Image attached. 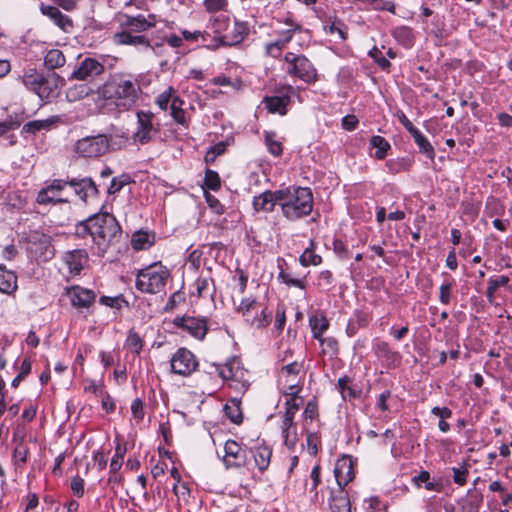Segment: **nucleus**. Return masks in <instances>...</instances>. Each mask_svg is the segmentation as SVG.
<instances>
[{
	"mask_svg": "<svg viewBox=\"0 0 512 512\" xmlns=\"http://www.w3.org/2000/svg\"><path fill=\"white\" fill-rule=\"evenodd\" d=\"M98 96L110 101L117 108L127 111L138 101L142 89L134 77L125 74H115L98 87Z\"/></svg>",
	"mask_w": 512,
	"mask_h": 512,
	"instance_id": "obj_1",
	"label": "nucleus"
},
{
	"mask_svg": "<svg viewBox=\"0 0 512 512\" xmlns=\"http://www.w3.org/2000/svg\"><path fill=\"white\" fill-rule=\"evenodd\" d=\"M88 232L99 251L104 253L110 244L121 237V228L115 217L108 213L89 218L79 225L78 233Z\"/></svg>",
	"mask_w": 512,
	"mask_h": 512,
	"instance_id": "obj_2",
	"label": "nucleus"
},
{
	"mask_svg": "<svg viewBox=\"0 0 512 512\" xmlns=\"http://www.w3.org/2000/svg\"><path fill=\"white\" fill-rule=\"evenodd\" d=\"M280 207L285 218L298 220L311 213L313 197L311 190L304 187H288L278 190Z\"/></svg>",
	"mask_w": 512,
	"mask_h": 512,
	"instance_id": "obj_3",
	"label": "nucleus"
},
{
	"mask_svg": "<svg viewBox=\"0 0 512 512\" xmlns=\"http://www.w3.org/2000/svg\"><path fill=\"white\" fill-rule=\"evenodd\" d=\"M169 270L160 263L140 270L136 277V288L144 293L156 294L162 291L169 278Z\"/></svg>",
	"mask_w": 512,
	"mask_h": 512,
	"instance_id": "obj_4",
	"label": "nucleus"
},
{
	"mask_svg": "<svg viewBox=\"0 0 512 512\" xmlns=\"http://www.w3.org/2000/svg\"><path fill=\"white\" fill-rule=\"evenodd\" d=\"M284 61L286 72L290 76L297 77L308 84L317 80V70L306 56L288 52L284 56Z\"/></svg>",
	"mask_w": 512,
	"mask_h": 512,
	"instance_id": "obj_5",
	"label": "nucleus"
},
{
	"mask_svg": "<svg viewBox=\"0 0 512 512\" xmlns=\"http://www.w3.org/2000/svg\"><path fill=\"white\" fill-rule=\"evenodd\" d=\"M109 140L105 135L84 137L75 144V152L86 158L99 157L109 149Z\"/></svg>",
	"mask_w": 512,
	"mask_h": 512,
	"instance_id": "obj_6",
	"label": "nucleus"
},
{
	"mask_svg": "<svg viewBox=\"0 0 512 512\" xmlns=\"http://www.w3.org/2000/svg\"><path fill=\"white\" fill-rule=\"evenodd\" d=\"M27 250L31 257L46 262L54 256V248L51 238L41 233H33L29 237Z\"/></svg>",
	"mask_w": 512,
	"mask_h": 512,
	"instance_id": "obj_7",
	"label": "nucleus"
},
{
	"mask_svg": "<svg viewBox=\"0 0 512 512\" xmlns=\"http://www.w3.org/2000/svg\"><path fill=\"white\" fill-rule=\"evenodd\" d=\"M68 182L62 179H54L45 187H43L37 195V203L39 204H58L68 202L67 198H63L61 193L67 186Z\"/></svg>",
	"mask_w": 512,
	"mask_h": 512,
	"instance_id": "obj_8",
	"label": "nucleus"
},
{
	"mask_svg": "<svg viewBox=\"0 0 512 512\" xmlns=\"http://www.w3.org/2000/svg\"><path fill=\"white\" fill-rule=\"evenodd\" d=\"M247 460L246 452L239 443L231 439L225 442L222 461L226 469L244 467Z\"/></svg>",
	"mask_w": 512,
	"mask_h": 512,
	"instance_id": "obj_9",
	"label": "nucleus"
},
{
	"mask_svg": "<svg viewBox=\"0 0 512 512\" xmlns=\"http://www.w3.org/2000/svg\"><path fill=\"white\" fill-rule=\"evenodd\" d=\"M193 353L186 348H180L171 358V370L182 376L190 375L197 367Z\"/></svg>",
	"mask_w": 512,
	"mask_h": 512,
	"instance_id": "obj_10",
	"label": "nucleus"
},
{
	"mask_svg": "<svg viewBox=\"0 0 512 512\" xmlns=\"http://www.w3.org/2000/svg\"><path fill=\"white\" fill-rule=\"evenodd\" d=\"M214 369L223 380L230 381V387L237 390H245L248 388V384L241 380L244 372L240 369L237 362H227L222 366H214Z\"/></svg>",
	"mask_w": 512,
	"mask_h": 512,
	"instance_id": "obj_11",
	"label": "nucleus"
},
{
	"mask_svg": "<svg viewBox=\"0 0 512 512\" xmlns=\"http://www.w3.org/2000/svg\"><path fill=\"white\" fill-rule=\"evenodd\" d=\"M153 117V113L149 111H139L137 113L138 128L133 134L135 142L146 144L151 141L153 135L157 132L153 124Z\"/></svg>",
	"mask_w": 512,
	"mask_h": 512,
	"instance_id": "obj_12",
	"label": "nucleus"
},
{
	"mask_svg": "<svg viewBox=\"0 0 512 512\" xmlns=\"http://www.w3.org/2000/svg\"><path fill=\"white\" fill-rule=\"evenodd\" d=\"M173 323L175 326L188 332L192 337L198 340H203L207 333V322L204 318L182 316L176 317Z\"/></svg>",
	"mask_w": 512,
	"mask_h": 512,
	"instance_id": "obj_13",
	"label": "nucleus"
},
{
	"mask_svg": "<svg viewBox=\"0 0 512 512\" xmlns=\"http://www.w3.org/2000/svg\"><path fill=\"white\" fill-rule=\"evenodd\" d=\"M105 70L104 65L96 59L85 58L71 75L72 79L80 81H91L101 75Z\"/></svg>",
	"mask_w": 512,
	"mask_h": 512,
	"instance_id": "obj_14",
	"label": "nucleus"
},
{
	"mask_svg": "<svg viewBox=\"0 0 512 512\" xmlns=\"http://www.w3.org/2000/svg\"><path fill=\"white\" fill-rule=\"evenodd\" d=\"M120 25L123 29L133 33H141L155 26L156 20L154 15H149L147 18L144 15L129 16L122 14L119 17Z\"/></svg>",
	"mask_w": 512,
	"mask_h": 512,
	"instance_id": "obj_15",
	"label": "nucleus"
},
{
	"mask_svg": "<svg viewBox=\"0 0 512 512\" xmlns=\"http://www.w3.org/2000/svg\"><path fill=\"white\" fill-rule=\"evenodd\" d=\"M302 386L296 385V383L289 384V389L285 390V412L283 417L294 420L295 414L303 404V399L298 395L301 391Z\"/></svg>",
	"mask_w": 512,
	"mask_h": 512,
	"instance_id": "obj_16",
	"label": "nucleus"
},
{
	"mask_svg": "<svg viewBox=\"0 0 512 512\" xmlns=\"http://www.w3.org/2000/svg\"><path fill=\"white\" fill-rule=\"evenodd\" d=\"M334 475L339 490H343V487L354 478L353 462L350 457H343L337 460L334 467Z\"/></svg>",
	"mask_w": 512,
	"mask_h": 512,
	"instance_id": "obj_17",
	"label": "nucleus"
},
{
	"mask_svg": "<svg viewBox=\"0 0 512 512\" xmlns=\"http://www.w3.org/2000/svg\"><path fill=\"white\" fill-rule=\"evenodd\" d=\"M68 296L71 304L76 308H88L95 301V293L92 290L84 289L79 286L68 290Z\"/></svg>",
	"mask_w": 512,
	"mask_h": 512,
	"instance_id": "obj_18",
	"label": "nucleus"
},
{
	"mask_svg": "<svg viewBox=\"0 0 512 512\" xmlns=\"http://www.w3.org/2000/svg\"><path fill=\"white\" fill-rule=\"evenodd\" d=\"M66 181L68 182L67 185L71 186L75 194L83 201H86L90 196H96L98 194L97 187L91 178H73Z\"/></svg>",
	"mask_w": 512,
	"mask_h": 512,
	"instance_id": "obj_19",
	"label": "nucleus"
},
{
	"mask_svg": "<svg viewBox=\"0 0 512 512\" xmlns=\"http://www.w3.org/2000/svg\"><path fill=\"white\" fill-rule=\"evenodd\" d=\"M280 206V197L277 191H265L253 199V208L257 212H271L275 205Z\"/></svg>",
	"mask_w": 512,
	"mask_h": 512,
	"instance_id": "obj_20",
	"label": "nucleus"
},
{
	"mask_svg": "<svg viewBox=\"0 0 512 512\" xmlns=\"http://www.w3.org/2000/svg\"><path fill=\"white\" fill-rule=\"evenodd\" d=\"M303 365L297 361L284 366L280 373V382L283 385V392L289 389V384L296 383L300 385L299 373L302 371Z\"/></svg>",
	"mask_w": 512,
	"mask_h": 512,
	"instance_id": "obj_21",
	"label": "nucleus"
},
{
	"mask_svg": "<svg viewBox=\"0 0 512 512\" xmlns=\"http://www.w3.org/2000/svg\"><path fill=\"white\" fill-rule=\"evenodd\" d=\"M60 81L61 79L56 75L43 77L35 93L41 99L54 98L58 95Z\"/></svg>",
	"mask_w": 512,
	"mask_h": 512,
	"instance_id": "obj_22",
	"label": "nucleus"
},
{
	"mask_svg": "<svg viewBox=\"0 0 512 512\" xmlns=\"http://www.w3.org/2000/svg\"><path fill=\"white\" fill-rule=\"evenodd\" d=\"M40 10L43 15L49 17L62 30L68 31L72 28L71 19L67 15L62 14L57 7L41 4Z\"/></svg>",
	"mask_w": 512,
	"mask_h": 512,
	"instance_id": "obj_23",
	"label": "nucleus"
},
{
	"mask_svg": "<svg viewBox=\"0 0 512 512\" xmlns=\"http://www.w3.org/2000/svg\"><path fill=\"white\" fill-rule=\"evenodd\" d=\"M64 262L70 273L77 275L87 263V254L84 250L69 251L64 255Z\"/></svg>",
	"mask_w": 512,
	"mask_h": 512,
	"instance_id": "obj_24",
	"label": "nucleus"
},
{
	"mask_svg": "<svg viewBox=\"0 0 512 512\" xmlns=\"http://www.w3.org/2000/svg\"><path fill=\"white\" fill-rule=\"evenodd\" d=\"M297 29H299V26H295L293 29H287L281 33L280 37L276 41L267 44V54L274 58L278 57L280 51L290 42L294 31Z\"/></svg>",
	"mask_w": 512,
	"mask_h": 512,
	"instance_id": "obj_25",
	"label": "nucleus"
},
{
	"mask_svg": "<svg viewBox=\"0 0 512 512\" xmlns=\"http://www.w3.org/2000/svg\"><path fill=\"white\" fill-rule=\"evenodd\" d=\"M155 243V235L149 231H136L131 238V245L135 250H146Z\"/></svg>",
	"mask_w": 512,
	"mask_h": 512,
	"instance_id": "obj_26",
	"label": "nucleus"
},
{
	"mask_svg": "<svg viewBox=\"0 0 512 512\" xmlns=\"http://www.w3.org/2000/svg\"><path fill=\"white\" fill-rule=\"evenodd\" d=\"M248 33V26L246 23L235 22L233 31L231 33L221 36V43L223 45H232L239 43Z\"/></svg>",
	"mask_w": 512,
	"mask_h": 512,
	"instance_id": "obj_27",
	"label": "nucleus"
},
{
	"mask_svg": "<svg viewBox=\"0 0 512 512\" xmlns=\"http://www.w3.org/2000/svg\"><path fill=\"white\" fill-rule=\"evenodd\" d=\"M195 287L197 291V295L201 298H210L214 299V294L216 292V287L214 284V280L211 277H202L200 276L195 281Z\"/></svg>",
	"mask_w": 512,
	"mask_h": 512,
	"instance_id": "obj_28",
	"label": "nucleus"
},
{
	"mask_svg": "<svg viewBox=\"0 0 512 512\" xmlns=\"http://www.w3.org/2000/svg\"><path fill=\"white\" fill-rule=\"evenodd\" d=\"M115 41L123 45H143L149 46L148 39L143 35H133V32L123 29L122 32L115 34Z\"/></svg>",
	"mask_w": 512,
	"mask_h": 512,
	"instance_id": "obj_29",
	"label": "nucleus"
},
{
	"mask_svg": "<svg viewBox=\"0 0 512 512\" xmlns=\"http://www.w3.org/2000/svg\"><path fill=\"white\" fill-rule=\"evenodd\" d=\"M290 101L288 95L284 96H270L265 97L264 102L266 104V108L271 113H279L281 115L286 114V107Z\"/></svg>",
	"mask_w": 512,
	"mask_h": 512,
	"instance_id": "obj_30",
	"label": "nucleus"
},
{
	"mask_svg": "<svg viewBox=\"0 0 512 512\" xmlns=\"http://www.w3.org/2000/svg\"><path fill=\"white\" fill-rule=\"evenodd\" d=\"M272 456V450L268 446H258L253 451V458L256 467L260 470V472H264L267 470L270 464V459Z\"/></svg>",
	"mask_w": 512,
	"mask_h": 512,
	"instance_id": "obj_31",
	"label": "nucleus"
},
{
	"mask_svg": "<svg viewBox=\"0 0 512 512\" xmlns=\"http://www.w3.org/2000/svg\"><path fill=\"white\" fill-rule=\"evenodd\" d=\"M17 288V277L9 270L0 265V291L10 294Z\"/></svg>",
	"mask_w": 512,
	"mask_h": 512,
	"instance_id": "obj_32",
	"label": "nucleus"
},
{
	"mask_svg": "<svg viewBox=\"0 0 512 512\" xmlns=\"http://www.w3.org/2000/svg\"><path fill=\"white\" fill-rule=\"evenodd\" d=\"M230 18L228 15L224 13H220L214 15L210 18V28L212 31L219 36V40L221 41V36L227 34L226 32L229 29Z\"/></svg>",
	"mask_w": 512,
	"mask_h": 512,
	"instance_id": "obj_33",
	"label": "nucleus"
},
{
	"mask_svg": "<svg viewBox=\"0 0 512 512\" xmlns=\"http://www.w3.org/2000/svg\"><path fill=\"white\" fill-rule=\"evenodd\" d=\"M330 509L332 512H351L350 500L343 490H339L337 494L332 495Z\"/></svg>",
	"mask_w": 512,
	"mask_h": 512,
	"instance_id": "obj_34",
	"label": "nucleus"
},
{
	"mask_svg": "<svg viewBox=\"0 0 512 512\" xmlns=\"http://www.w3.org/2000/svg\"><path fill=\"white\" fill-rule=\"evenodd\" d=\"M509 277L505 275L491 277L488 280V287L486 290V297L490 304L494 303L495 292L503 286H506L509 283Z\"/></svg>",
	"mask_w": 512,
	"mask_h": 512,
	"instance_id": "obj_35",
	"label": "nucleus"
},
{
	"mask_svg": "<svg viewBox=\"0 0 512 512\" xmlns=\"http://www.w3.org/2000/svg\"><path fill=\"white\" fill-rule=\"evenodd\" d=\"M309 325L311 327L313 337L319 340L322 338L323 333L328 329L329 322L325 316L314 315L309 318Z\"/></svg>",
	"mask_w": 512,
	"mask_h": 512,
	"instance_id": "obj_36",
	"label": "nucleus"
},
{
	"mask_svg": "<svg viewBox=\"0 0 512 512\" xmlns=\"http://www.w3.org/2000/svg\"><path fill=\"white\" fill-rule=\"evenodd\" d=\"M226 416L235 424L242 422L243 415L240 408V400L237 398L230 399L224 407Z\"/></svg>",
	"mask_w": 512,
	"mask_h": 512,
	"instance_id": "obj_37",
	"label": "nucleus"
},
{
	"mask_svg": "<svg viewBox=\"0 0 512 512\" xmlns=\"http://www.w3.org/2000/svg\"><path fill=\"white\" fill-rule=\"evenodd\" d=\"M65 62L64 54L58 49L49 50L44 57L45 66L51 70L62 67Z\"/></svg>",
	"mask_w": 512,
	"mask_h": 512,
	"instance_id": "obj_38",
	"label": "nucleus"
},
{
	"mask_svg": "<svg viewBox=\"0 0 512 512\" xmlns=\"http://www.w3.org/2000/svg\"><path fill=\"white\" fill-rule=\"evenodd\" d=\"M184 101L177 95L174 97L170 104L171 116L173 119L181 125L186 124V112L182 108Z\"/></svg>",
	"mask_w": 512,
	"mask_h": 512,
	"instance_id": "obj_39",
	"label": "nucleus"
},
{
	"mask_svg": "<svg viewBox=\"0 0 512 512\" xmlns=\"http://www.w3.org/2000/svg\"><path fill=\"white\" fill-rule=\"evenodd\" d=\"M415 143L418 145L420 151L425 153L430 159L434 158V149L427 138L418 130L415 129L411 133Z\"/></svg>",
	"mask_w": 512,
	"mask_h": 512,
	"instance_id": "obj_40",
	"label": "nucleus"
},
{
	"mask_svg": "<svg viewBox=\"0 0 512 512\" xmlns=\"http://www.w3.org/2000/svg\"><path fill=\"white\" fill-rule=\"evenodd\" d=\"M91 89L86 84H79L70 87L66 92V97L70 102L81 100L89 95Z\"/></svg>",
	"mask_w": 512,
	"mask_h": 512,
	"instance_id": "obj_41",
	"label": "nucleus"
},
{
	"mask_svg": "<svg viewBox=\"0 0 512 512\" xmlns=\"http://www.w3.org/2000/svg\"><path fill=\"white\" fill-rule=\"evenodd\" d=\"M370 145L377 149L375 152V158L380 160L385 158L387 151L390 149V144L386 139L378 135L371 138Z\"/></svg>",
	"mask_w": 512,
	"mask_h": 512,
	"instance_id": "obj_42",
	"label": "nucleus"
},
{
	"mask_svg": "<svg viewBox=\"0 0 512 512\" xmlns=\"http://www.w3.org/2000/svg\"><path fill=\"white\" fill-rule=\"evenodd\" d=\"M175 96L176 90L172 86H169L156 97L155 102L161 110L166 111Z\"/></svg>",
	"mask_w": 512,
	"mask_h": 512,
	"instance_id": "obj_43",
	"label": "nucleus"
},
{
	"mask_svg": "<svg viewBox=\"0 0 512 512\" xmlns=\"http://www.w3.org/2000/svg\"><path fill=\"white\" fill-rule=\"evenodd\" d=\"M44 76L37 73L34 69L25 71L22 81L23 84L30 90L36 92L38 85L42 81Z\"/></svg>",
	"mask_w": 512,
	"mask_h": 512,
	"instance_id": "obj_44",
	"label": "nucleus"
},
{
	"mask_svg": "<svg viewBox=\"0 0 512 512\" xmlns=\"http://www.w3.org/2000/svg\"><path fill=\"white\" fill-rule=\"evenodd\" d=\"M299 261L302 266H309V265H319L322 261L321 256L316 254L313 249V242H311V246L306 248L305 251L301 254Z\"/></svg>",
	"mask_w": 512,
	"mask_h": 512,
	"instance_id": "obj_45",
	"label": "nucleus"
},
{
	"mask_svg": "<svg viewBox=\"0 0 512 512\" xmlns=\"http://www.w3.org/2000/svg\"><path fill=\"white\" fill-rule=\"evenodd\" d=\"M278 278L281 279V281L285 283L287 286L298 287L300 289L306 288L305 277L296 278L291 272L282 270L280 271Z\"/></svg>",
	"mask_w": 512,
	"mask_h": 512,
	"instance_id": "obj_46",
	"label": "nucleus"
},
{
	"mask_svg": "<svg viewBox=\"0 0 512 512\" xmlns=\"http://www.w3.org/2000/svg\"><path fill=\"white\" fill-rule=\"evenodd\" d=\"M265 144L272 155L280 156L282 154L283 146L276 138L275 133L267 132L265 134Z\"/></svg>",
	"mask_w": 512,
	"mask_h": 512,
	"instance_id": "obj_47",
	"label": "nucleus"
},
{
	"mask_svg": "<svg viewBox=\"0 0 512 512\" xmlns=\"http://www.w3.org/2000/svg\"><path fill=\"white\" fill-rule=\"evenodd\" d=\"M131 177L127 174H122L118 177H114L108 187L109 194H115L119 192L125 185L131 183Z\"/></svg>",
	"mask_w": 512,
	"mask_h": 512,
	"instance_id": "obj_48",
	"label": "nucleus"
},
{
	"mask_svg": "<svg viewBox=\"0 0 512 512\" xmlns=\"http://www.w3.org/2000/svg\"><path fill=\"white\" fill-rule=\"evenodd\" d=\"M125 453L126 448L124 446L117 445L115 449V454L110 463V471L112 473H116L121 468Z\"/></svg>",
	"mask_w": 512,
	"mask_h": 512,
	"instance_id": "obj_49",
	"label": "nucleus"
},
{
	"mask_svg": "<svg viewBox=\"0 0 512 512\" xmlns=\"http://www.w3.org/2000/svg\"><path fill=\"white\" fill-rule=\"evenodd\" d=\"M271 320L272 313L264 308L261 310V313L252 320L251 325L256 328H265L271 323Z\"/></svg>",
	"mask_w": 512,
	"mask_h": 512,
	"instance_id": "obj_50",
	"label": "nucleus"
},
{
	"mask_svg": "<svg viewBox=\"0 0 512 512\" xmlns=\"http://www.w3.org/2000/svg\"><path fill=\"white\" fill-rule=\"evenodd\" d=\"M205 186L211 190H217L220 188L221 182L217 172L207 169L204 178Z\"/></svg>",
	"mask_w": 512,
	"mask_h": 512,
	"instance_id": "obj_51",
	"label": "nucleus"
},
{
	"mask_svg": "<svg viewBox=\"0 0 512 512\" xmlns=\"http://www.w3.org/2000/svg\"><path fill=\"white\" fill-rule=\"evenodd\" d=\"M338 389L343 399L352 398L355 396L354 390L350 386V378L347 376L339 378Z\"/></svg>",
	"mask_w": 512,
	"mask_h": 512,
	"instance_id": "obj_52",
	"label": "nucleus"
},
{
	"mask_svg": "<svg viewBox=\"0 0 512 512\" xmlns=\"http://www.w3.org/2000/svg\"><path fill=\"white\" fill-rule=\"evenodd\" d=\"M281 435L285 446L289 449H293L298 442L297 427L295 426L292 429L282 431Z\"/></svg>",
	"mask_w": 512,
	"mask_h": 512,
	"instance_id": "obj_53",
	"label": "nucleus"
},
{
	"mask_svg": "<svg viewBox=\"0 0 512 512\" xmlns=\"http://www.w3.org/2000/svg\"><path fill=\"white\" fill-rule=\"evenodd\" d=\"M414 481L417 485L424 483L425 488L429 491L437 490L439 486L438 484L430 482V474L427 471H422L418 476L414 478Z\"/></svg>",
	"mask_w": 512,
	"mask_h": 512,
	"instance_id": "obj_54",
	"label": "nucleus"
},
{
	"mask_svg": "<svg viewBox=\"0 0 512 512\" xmlns=\"http://www.w3.org/2000/svg\"><path fill=\"white\" fill-rule=\"evenodd\" d=\"M320 345L322 346L323 353L330 352L331 354H336L338 351V343L334 338H321L318 340Z\"/></svg>",
	"mask_w": 512,
	"mask_h": 512,
	"instance_id": "obj_55",
	"label": "nucleus"
},
{
	"mask_svg": "<svg viewBox=\"0 0 512 512\" xmlns=\"http://www.w3.org/2000/svg\"><path fill=\"white\" fill-rule=\"evenodd\" d=\"M127 344L135 354H139L142 349V340L135 332H130L127 338Z\"/></svg>",
	"mask_w": 512,
	"mask_h": 512,
	"instance_id": "obj_56",
	"label": "nucleus"
},
{
	"mask_svg": "<svg viewBox=\"0 0 512 512\" xmlns=\"http://www.w3.org/2000/svg\"><path fill=\"white\" fill-rule=\"evenodd\" d=\"M256 304L257 302L253 298H243L237 307V311L245 316L248 314V312L255 308Z\"/></svg>",
	"mask_w": 512,
	"mask_h": 512,
	"instance_id": "obj_57",
	"label": "nucleus"
},
{
	"mask_svg": "<svg viewBox=\"0 0 512 512\" xmlns=\"http://www.w3.org/2000/svg\"><path fill=\"white\" fill-rule=\"evenodd\" d=\"M369 55L375 60V62L383 69L386 70L390 67V62L381 53L378 48H373Z\"/></svg>",
	"mask_w": 512,
	"mask_h": 512,
	"instance_id": "obj_58",
	"label": "nucleus"
},
{
	"mask_svg": "<svg viewBox=\"0 0 512 512\" xmlns=\"http://www.w3.org/2000/svg\"><path fill=\"white\" fill-rule=\"evenodd\" d=\"M21 125V121L17 118L9 117L4 122H0V135L7 133L9 130L17 129Z\"/></svg>",
	"mask_w": 512,
	"mask_h": 512,
	"instance_id": "obj_59",
	"label": "nucleus"
},
{
	"mask_svg": "<svg viewBox=\"0 0 512 512\" xmlns=\"http://www.w3.org/2000/svg\"><path fill=\"white\" fill-rule=\"evenodd\" d=\"M304 420L312 422L318 416V406L315 401H309L306 404L304 413Z\"/></svg>",
	"mask_w": 512,
	"mask_h": 512,
	"instance_id": "obj_60",
	"label": "nucleus"
},
{
	"mask_svg": "<svg viewBox=\"0 0 512 512\" xmlns=\"http://www.w3.org/2000/svg\"><path fill=\"white\" fill-rule=\"evenodd\" d=\"M308 451L311 455H316L318 452V445L320 443V439L316 433L309 432L306 438Z\"/></svg>",
	"mask_w": 512,
	"mask_h": 512,
	"instance_id": "obj_61",
	"label": "nucleus"
},
{
	"mask_svg": "<svg viewBox=\"0 0 512 512\" xmlns=\"http://www.w3.org/2000/svg\"><path fill=\"white\" fill-rule=\"evenodd\" d=\"M204 5L209 12H218L227 5V0H205Z\"/></svg>",
	"mask_w": 512,
	"mask_h": 512,
	"instance_id": "obj_62",
	"label": "nucleus"
},
{
	"mask_svg": "<svg viewBox=\"0 0 512 512\" xmlns=\"http://www.w3.org/2000/svg\"><path fill=\"white\" fill-rule=\"evenodd\" d=\"M131 412H132L133 417L137 421H140L143 419V417H144L143 403L139 398H136L132 401Z\"/></svg>",
	"mask_w": 512,
	"mask_h": 512,
	"instance_id": "obj_63",
	"label": "nucleus"
},
{
	"mask_svg": "<svg viewBox=\"0 0 512 512\" xmlns=\"http://www.w3.org/2000/svg\"><path fill=\"white\" fill-rule=\"evenodd\" d=\"M467 469L464 467L453 468V480L458 485L466 483Z\"/></svg>",
	"mask_w": 512,
	"mask_h": 512,
	"instance_id": "obj_64",
	"label": "nucleus"
}]
</instances>
